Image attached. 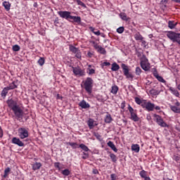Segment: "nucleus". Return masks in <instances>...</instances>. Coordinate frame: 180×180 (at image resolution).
<instances>
[{
  "mask_svg": "<svg viewBox=\"0 0 180 180\" xmlns=\"http://www.w3.org/2000/svg\"><path fill=\"white\" fill-rule=\"evenodd\" d=\"M7 103L11 110H13L15 119H18V120H19V119H23V110L18 105V102L11 99L7 101Z\"/></svg>",
  "mask_w": 180,
  "mask_h": 180,
  "instance_id": "f257e3e1",
  "label": "nucleus"
},
{
  "mask_svg": "<svg viewBox=\"0 0 180 180\" xmlns=\"http://www.w3.org/2000/svg\"><path fill=\"white\" fill-rule=\"evenodd\" d=\"M168 39L172 40L173 43H178L180 45V33H176L174 31L168 32L167 34Z\"/></svg>",
  "mask_w": 180,
  "mask_h": 180,
  "instance_id": "f03ea898",
  "label": "nucleus"
},
{
  "mask_svg": "<svg viewBox=\"0 0 180 180\" xmlns=\"http://www.w3.org/2000/svg\"><path fill=\"white\" fill-rule=\"evenodd\" d=\"M94 84V80L91 77H87L84 82V89L91 95L92 94V84Z\"/></svg>",
  "mask_w": 180,
  "mask_h": 180,
  "instance_id": "7ed1b4c3",
  "label": "nucleus"
},
{
  "mask_svg": "<svg viewBox=\"0 0 180 180\" xmlns=\"http://www.w3.org/2000/svg\"><path fill=\"white\" fill-rule=\"evenodd\" d=\"M128 110L131 113V120L134 122H139L140 119L137 116V112H136V110H134V109H133V108H131L130 104L128 105Z\"/></svg>",
  "mask_w": 180,
  "mask_h": 180,
  "instance_id": "20e7f679",
  "label": "nucleus"
},
{
  "mask_svg": "<svg viewBox=\"0 0 180 180\" xmlns=\"http://www.w3.org/2000/svg\"><path fill=\"white\" fill-rule=\"evenodd\" d=\"M121 67L123 70L124 75H125L127 78H130L131 79H133V78H134V76H133V75L130 73V72H129V67H127L126 64L122 63Z\"/></svg>",
  "mask_w": 180,
  "mask_h": 180,
  "instance_id": "39448f33",
  "label": "nucleus"
},
{
  "mask_svg": "<svg viewBox=\"0 0 180 180\" xmlns=\"http://www.w3.org/2000/svg\"><path fill=\"white\" fill-rule=\"evenodd\" d=\"M18 136L20 139H26L29 137V131H27L25 128H20L18 129Z\"/></svg>",
  "mask_w": 180,
  "mask_h": 180,
  "instance_id": "423d86ee",
  "label": "nucleus"
},
{
  "mask_svg": "<svg viewBox=\"0 0 180 180\" xmlns=\"http://www.w3.org/2000/svg\"><path fill=\"white\" fill-rule=\"evenodd\" d=\"M142 108L143 109H146L148 112H153V110H154V108H155V105L151 102H147V101H146L143 104V107Z\"/></svg>",
  "mask_w": 180,
  "mask_h": 180,
  "instance_id": "0eeeda50",
  "label": "nucleus"
},
{
  "mask_svg": "<svg viewBox=\"0 0 180 180\" xmlns=\"http://www.w3.org/2000/svg\"><path fill=\"white\" fill-rule=\"evenodd\" d=\"M154 117L156 120V122L158 123V124H159V126H161V127H167V123L164 122L161 116L155 114Z\"/></svg>",
  "mask_w": 180,
  "mask_h": 180,
  "instance_id": "6e6552de",
  "label": "nucleus"
},
{
  "mask_svg": "<svg viewBox=\"0 0 180 180\" xmlns=\"http://www.w3.org/2000/svg\"><path fill=\"white\" fill-rule=\"evenodd\" d=\"M58 14L59 16H60V18L63 19H66V20L71 18V12L70 11H58Z\"/></svg>",
  "mask_w": 180,
  "mask_h": 180,
  "instance_id": "1a4fd4ad",
  "label": "nucleus"
},
{
  "mask_svg": "<svg viewBox=\"0 0 180 180\" xmlns=\"http://www.w3.org/2000/svg\"><path fill=\"white\" fill-rule=\"evenodd\" d=\"M72 71L75 75H79V77L85 75V72L82 70L81 68H79V67H72Z\"/></svg>",
  "mask_w": 180,
  "mask_h": 180,
  "instance_id": "9d476101",
  "label": "nucleus"
},
{
  "mask_svg": "<svg viewBox=\"0 0 180 180\" xmlns=\"http://www.w3.org/2000/svg\"><path fill=\"white\" fill-rule=\"evenodd\" d=\"M11 143L13 144H15L16 146H18V147H25V143L20 141L19 138L13 137L11 140Z\"/></svg>",
  "mask_w": 180,
  "mask_h": 180,
  "instance_id": "9b49d317",
  "label": "nucleus"
},
{
  "mask_svg": "<svg viewBox=\"0 0 180 180\" xmlns=\"http://www.w3.org/2000/svg\"><path fill=\"white\" fill-rule=\"evenodd\" d=\"M92 44H94V49H96L98 53L101 54H106V51L102 46L96 44L95 41H92Z\"/></svg>",
  "mask_w": 180,
  "mask_h": 180,
  "instance_id": "f8f14e48",
  "label": "nucleus"
},
{
  "mask_svg": "<svg viewBox=\"0 0 180 180\" xmlns=\"http://www.w3.org/2000/svg\"><path fill=\"white\" fill-rule=\"evenodd\" d=\"M147 63H148V59H143L141 61V67L144 71H148L150 70V66Z\"/></svg>",
  "mask_w": 180,
  "mask_h": 180,
  "instance_id": "ddd939ff",
  "label": "nucleus"
},
{
  "mask_svg": "<svg viewBox=\"0 0 180 180\" xmlns=\"http://www.w3.org/2000/svg\"><path fill=\"white\" fill-rule=\"evenodd\" d=\"M79 106H80V108H82V109H88V108H91V105H89V103H86V101H85V100L82 101L79 103Z\"/></svg>",
  "mask_w": 180,
  "mask_h": 180,
  "instance_id": "4468645a",
  "label": "nucleus"
},
{
  "mask_svg": "<svg viewBox=\"0 0 180 180\" xmlns=\"http://www.w3.org/2000/svg\"><path fill=\"white\" fill-rule=\"evenodd\" d=\"M146 100L141 99L139 97H135V102L137 105H140L142 108L144 106Z\"/></svg>",
  "mask_w": 180,
  "mask_h": 180,
  "instance_id": "2eb2a0df",
  "label": "nucleus"
},
{
  "mask_svg": "<svg viewBox=\"0 0 180 180\" xmlns=\"http://www.w3.org/2000/svg\"><path fill=\"white\" fill-rule=\"evenodd\" d=\"M7 88H8L9 91H11L12 89H16V88H18L17 82H13L12 83L8 84Z\"/></svg>",
  "mask_w": 180,
  "mask_h": 180,
  "instance_id": "dca6fc26",
  "label": "nucleus"
},
{
  "mask_svg": "<svg viewBox=\"0 0 180 180\" xmlns=\"http://www.w3.org/2000/svg\"><path fill=\"white\" fill-rule=\"evenodd\" d=\"M169 90L172 92L174 96H176L177 98H179V91L178 90L175 89L174 87H169Z\"/></svg>",
  "mask_w": 180,
  "mask_h": 180,
  "instance_id": "f3484780",
  "label": "nucleus"
},
{
  "mask_svg": "<svg viewBox=\"0 0 180 180\" xmlns=\"http://www.w3.org/2000/svg\"><path fill=\"white\" fill-rule=\"evenodd\" d=\"M176 25H178V22H175V21L174 20H169L168 22V27L169 29H175V27L176 26Z\"/></svg>",
  "mask_w": 180,
  "mask_h": 180,
  "instance_id": "a211bd4d",
  "label": "nucleus"
},
{
  "mask_svg": "<svg viewBox=\"0 0 180 180\" xmlns=\"http://www.w3.org/2000/svg\"><path fill=\"white\" fill-rule=\"evenodd\" d=\"M87 124L89 127V129H93L95 127V126H97L96 124H95V121H94L92 119H89L87 122Z\"/></svg>",
  "mask_w": 180,
  "mask_h": 180,
  "instance_id": "6ab92c4d",
  "label": "nucleus"
},
{
  "mask_svg": "<svg viewBox=\"0 0 180 180\" xmlns=\"http://www.w3.org/2000/svg\"><path fill=\"white\" fill-rule=\"evenodd\" d=\"M120 18L122 20H124L125 22H127V20H130V18L127 17V15L126 14V13H120Z\"/></svg>",
  "mask_w": 180,
  "mask_h": 180,
  "instance_id": "aec40b11",
  "label": "nucleus"
},
{
  "mask_svg": "<svg viewBox=\"0 0 180 180\" xmlns=\"http://www.w3.org/2000/svg\"><path fill=\"white\" fill-rule=\"evenodd\" d=\"M70 19L73 20L75 23H81V17L79 16H72L70 15Z\"/></svg>",
  "mask_w": 180,
  "mask_h": 180,
  "instance_id": "412c9836",
  "label": "nucleus"
},
{
  "mask_svg": "<svg viewBox=\"0 0 180 180\" xmlns=\"http://www.w3.org/2000/svg\"><path fill=\"white\" fill-rule=\"evenodd\" d=\"M131 150H132V151H134L135 153H139L140 146L139 144H132Z\"/></svg>",
  "mask_w": 180,
  "mask_h": 180,
  "instance_id": "4be33fe9",
  "label": "nucleus"
},
{
  "mask_svg": "<svg viewBox=\"0 0 180 180\" xmlns=\"http://www.w3.org/2000/svg\"><path fill=\"white\" fill-rule=\"evenodd\" d=\"M169 108L174 113H180V108L176 107V105H169Z\"/></svg>",
  "mask_w": 180,
  "mask_h": 180,
  "instance_id": "5701e85b",
  "label": "nucleus"
},
{
  "mask_svg": "<svg viewBox=\"0 0 180 180\" xmlns=\"http://www.w3.org/2000/svg\"><path fill=\"white\" fill-rule=\"evenodd\" d=\"M134 39L135 40H140L141 41H143L144 37H143V36L141 35L140 32H136L134 34Z\"/></svg>",
  "mask_w": 180,
  "mask_h": 180,
  "instance_id": "b1692460",
  "label": "nucleus"
},
{
  "mask_svg": "<svg viewBox=\"0 0 180 180\" xmlns=\"http://www.w3.org/2000/svg\"><path fill=\"white\" fill-rule=\"evenodd\" d=\"M3 6H4L6 11H11V3L8 1H4Z\"/></svg>",
  "mask_w": 180,
  "mask_h": 180,
  "instance_id": "393cba45",
  "label": "nucleus"
},
{
  "mask_svg": "<svg viewBox=\"0 0 180 180\" xmlns=\"http://www.w3.org/2000/svg\"><path fill=\"white\" fill-rule=\"evenodd\" d=\"M41 167V163L40 162H36L32 165V169L34 171H36L37 169H40V167Z\"/></svg>",
  "mask_w": 180,
  "mask_h": 180,
  "instance_id": "a878e982",
  "label": "nucleus"
},
{
  "mask_svg": "<svg viewBox=\"0 0 180 180\" xmlns=\"http://www.w3.org/2000/svg\"><path fill=\"white\" fill-rule=\"evenodd\" d=\"M8 91H9V89L7 86L4 87L1 91V96H4L5 98L6 95H8Z\"/></svg>",
  "mask_w": 180,
  "mask_h": 180,
  "instance_id": "bb28decb",
  "label": "nucleus"
},
{
  "mask_svg": "<svg viewBox=\"0 0 180 180\" xmlns=\"http://www.w3.org/2000/svg\"><path fill=\"white\" fill-rule=\"evenodd\" d=\"M61 174H63L65 176H68V175L71 174V171L68 169H65L62 170Z\"/></svg>",
  "mask_w": 180,
  "mask_h": 180,
  "instance_id": "cd10ccee",
  "label": "nucleus"
},
{
  "mask_svg": "<svg viewBox=\"0 0 180 180\" xmlns=\"http://www.w3.org/2000/svg\"><path fill=\"white\" fill-rule=\"evenodd\" d=\"M79 148H82V150H83V151H86L88 152L89 151V148H88V146H86L85 144L82 143L79 146Z\"/></svg>",
  "mask_w": 180,
  "mask_h": 180,
  "instance_id": "c85d7f7f",
  "label": "nucleus"
},
{
  "mask_svg": "<svg viewBox=\"0 0 180 180\" xmlns=\"http://www.w3.org/2000/svg\"><path fill=\"white\" fill-rule=\"evenodd\" d=\"M69 50H70V51H72V53H77V51H79V49H78L77 48H76L75 46H72V45H70V46H69Z\"/></svg>",
  "mask_w": 180,
  "mask_h": 180,
  "instance_id": "c756f323",
  "label": "nucleus"
},
{
  "mask_svg": "<svg viewBox=\"0 0 180 180\" xmlns=\"http://www.w3.org/2000/svg\"><path fill=\"white\" fill-rule=\"evenodd\" d=\"M105 123H110L112 122V117L110 114H107L105 118Z\"/></svg>",
  "mask_w": 180,
  "mask_h": 180,
  "instance_id": "7c9ffc66",
  "label": "nucleus"
},
{
  "mask_svg": "<svg viewBox=\"0 0 180 180\" xmlns=\"http://www.w3.org/2000/svg\"><path fill=\"white\" fill-rule=\"evenodd\" d=\"M139 175L141 178H143L144 179L147 178V172L145 170H142L139 172Z\"/></svg>",
  "mask_w": 180,
  "mask_h": 180,
  "instance_id": "2f4dec72",
  "label": "nucleus"
},
{
  "mask_svg": "<svg viewBox=\"0 0 180 180\" xmlns=\"http://www.w3.org/2000/svg\"><path fill=\"white\" fill-rule=\"evenodd\" d=\"M68 146H71L72 148L75 149L78 147V143L74 142H68Z\"/></svg>",
  "mask_w": 180,
  "mask_h": 180,
  "instance_id": "473e14b6",
  "label": "nucleus"
},
{
  "mask_svg": "<svg viewBox=\"0 0 180 180\" xmlns=\"http://www.w3.org/2000/svg\"><path fill=\"white\" fill-rule=\"evenodd\" d=\"M10 172H11V168L9 167L6 168L4 170V178H7Z\"/></svg>",
  "mask_w": 180,
  "mask_h": 180,
  "instance_id": "72a5a7b5",
  "label": "nucleus"
},
{
  "mask_svg": "<svg viewBox=\"0 0 180 180\" xmlns=\"http://www.w3.org/2000/svg\"><path fill=\"white\" fill-rule=\"evenodd\" d=\"M156 79L158 81H159V82H162L163 84L167 82V81H165V79H164V78L161 76H156Z\"/></svg>",
  "mask_w": 180,
  "mask_h": 180,
  "instance_id": "f704fd0d",
  "label": "nucleus"
},
{
  "mask_svg": "<svg viewBox=\"0 0 180 180\" xmlns=\"http://www.w3.org/2000/svg\"><path fill=\"white\" fill-rule=\"evenodd\" d=\"M44 63H45L44 58H40L38 60V64H39V65H41V66L44 65Z\"/></svg>",
  "mask_w": 180,
  "mask_h": 180,
  "instance_id": "c9c22d12",
  "label": "nucleus"
},
{
  "mask_svg": "<svg viewBox=\"0 0 180 180\" xmlns=\"http://www.w3.org/2000/svg\"><path fill=\"white\" fill-rule=\"evenodd\" d=\"M124 32V27H120L117 29V33L122 34Z\"/></svg>",
  "mask_w": 180,
  "mask_h": 180,
  "instance_id": "e433bc0d",
  "label": "nucleus"
},
{
  "mask_svg": "<svg viewBox=\"0 0 180 180\" xmlns=\"http://www.w3.org/2000/svg\"><path fill=\"white\" fill-rule=\"evenodd\" d=\"M120 68V66L116 63H113V71H117Z\"/></svg>",
  "mask_w": 180,
  "mask_h": 180,
  "instance_id": "4c0bfd02",
  "label": "nucleus"
},
{
  "mask_svg": "<svg viewBox=\"0 0 180 180\" xmlns=\"http://www.w3.org/2000/svg\"><path fill=\"white\" fill-rule=\"evenodd\" d=\"M75 57H77V58L80 59L82 58V54H81V51H77V52L75 53Z\"/></svg>",
  "mask_w": 180,
  "mask_h": 180,
  "instance_id": "58836bf2",
  "label": "nucleus"
},
{
  "mask_svg": "<svg viewBox=\"0 0 180 180\" xmlns=\"http://www.w3.org/2000/svg\"><path fill=\"white\" fill-rule=\"evenodd\" d=\"M101 67L103 68H105V67H109V65H110V63H109V62H104V63H102L101 64Z\"/></svg>",
  "mask_w": 180,
  "mask_h": 180,
  "instance_id": "ea45409f",
  "label": "nucleus"
},
{
  "mask_svg": "<svg viewBox=\"0 0 180 180\" xmlns=\"http://www.w3.org/2000/svg\"><path fill=\"white\" fill-rule=\"evenodd\" d=\"M19 50H20V46H19V45L13 46V51H19Z\"/></svg>",
  "mask_w": 180,
  "mask_h": 180,
  "instance_id": "a19ab883",
  "label": "nucleus"
},
{
  "mask_svg": "<svg viewBox=\"0 0 180 180\" xmlns=\"http://www.w3.org/2000/svg\"><path fill=\"white\" fill-rule=\"evenodd\" d=\"M140 74H141V68H140V67H136V75H140Z\"/></svg>",
  "mask_w": 180,
  "mask_h": 180,
  "instance_id": "79ce46f5",
  "label": "nucleus"
},
{
  "mask_svg": "<svg viewBox=\"0 0 180 180\" xmlns=\"http://www.w3.org/2000/svg\"><path fill=\"white\" fill-rule=\"evenodd\" d=\"M83 155H84V156H82L83 160H86L89 157V154H88L87 153H85V152H83Z\"/></svg>",
  "mask_w": 180,
  "mask_h": 180,
  "instance_id": "37998d69",
  "label": "nucleus"
},
{
  "mask_svg": "<svg viewBox=\"0 0 180 180\" xmlns=\"http://www.w3.org/2000/svg\"><path fill=\"white\" fill-rule=\"evenodd\" d=\"M117 91H119V87L117 86H113V94H117Z\"/></svg>",
  "mask_w": 180,
  "mask_h": 180,
  "instance_id": "c03bdc74",
  "label": "nucleus"
},
{
  "mask_svg": "<svg viewBox=\"0 0 180 180\" xmlns=\"http://www.w3.org/2000/svg\"><path fill=\"white\" fill-rule=\"evenodd\" d=\"M77 4V5H79L80 6H82L83 8H85L86 6L85 5V4H84L82 1H81V0H79Z\"/></svg>",
  "mask_w": 180,
  "mask_h": 180,
  "instance_id": "a18cd8bd",
  "label": "nucleus"
},
{
  "mask_svg": "<svg viewBox=\"0 0 180 180\" xmlns=\"http://www.w3.org/2000/svg\"><path fill=\"white\" fill-rule=\"evenodd\" d=\"M94 136H95L98 140H101L102 139V136L96 132L94 134Z\"/></svg>",
  "mask_w": 180,
  "mask_h": 180,
  "instance_id": "49530a36",
  "label": "nucleus"
},
{
  "mask_svg": "<svg viewBox=\"0 0 180 180\" xmlns=\"http://www.w3.org/2000/svg\"><path fill=\"white\" fill-rule=\"evenodd\" d=\"M54 165L56 168H58V169H59V171L60 169H61V167H60V162H56Z\"/></svg>",
  "mask_w": 180,
  "mask_h": 180,
  "instance_id": "de8ad7c7",
  "label": "nucleus"
},
{
  "mask_svg": "<svg viewBox=\"0 0 180 180\" xmlns=\"http://www.w3.org/2000/svg\"><path fill=\"white\" fill-rule=\"evenodd\" d=\"M120 108H121V109H124V108H126V101H123L121 103Z\"/></svg>",
  "mask_w": 180,
  "mask_h": 180,
  "instance_id": "09e8293b",
  "label": "nucleus"
},
{
  "mask_svg": "<svg viewBox=\"0 0 180 180\" xmlns=\"http://www.w3.org/2000/svg\"><path fill=\"white\" fill-rule=\"evenodd\" d=\"M108 147H110V148H112V150H113V142L109 141L108 143Z\"/></svg>",
  "mask_w": 180,
  "mask_h": 180,
  "instance_id": "8fccbe9b",
  "label": "nucleus"
},
{
  "mask_svg": "<svg viewBox=\"0 0 180 180\" xmlns=\"http://www.w3.org/2000/svg\"><path fill=\"white\" fill-rule=\"evenodd\" d=\"M89 75H92V74H95V70L94 69H89Z\"/></svg>",
  "mask_w": 180,
  "mask_h": 180,
  "instance_id": "3c124183",
  "label": "nucleus"
},
{
  "mask_svg": "<svg viewBox=\"0 0 180 180\" xmlns=\"http://www.w3.org/2000/svg\"><path fill=\"white\" fill-rule=\"evenodd\" d=\"M94 33L96 34V36H101V31L100 30H96L94 32Z\"/></svg>",
  "mask_w": 180,
  "mask_h": 180,
  "instance_id": "603ef678",
  "label": "nucleus"
},
{
  "mask_svg": "<svg viewBox=\"0 0 180 180\" xmlns=\"http://www.w3.org/2000/svg\"><path fill=\"white\" fill-rule=\"evenodd\" d=\"M87 56H88V57H89V58H91L92 57V56H94V54L92 53V52L89 51L87 53Z\"/></svg>",
  "mask_w": 180,
  "mask_h": 180,
  "instance_id": "864d4df0",
  "label": "nucleus"
},
{
  "mask_svg": "<svg viewBox=\"0 0 180 180\" xmlns=\"http://www.w3.org/2000/svg\"><path fill=\"white\" fill-rule=\"evenodd\" d=\"M153 75H154V77H156V78H157V77H159V76H160V75H158V72H157V71H155V72H153Z\"/></svg>",
  "mask_w": 180,
  "mask_h": 180,
  "instance_id": "5fc2aeb1",
  "label": "nucleus"
},
{
  "mask_svg": "<svg viewBox=\"0 0 180 180\" xmlns=\"http://www.w3.org/2000/svg\"><path fill=\"white\" fill-rule=\"evenodd\" d=\"M93 174H94L95 175H96V174H99V172L98 171V169H94V170H93Z\"/></svg>",
  "mask_w": 180,
  "mask_h": 180,
  "instance_id": "6e6d98bb",
  "label": "nucleus"
},
{
  "mask_svg": "<svg viewBox=\"0 0 180 180\" xmlns=\"http://www.w3.org/2000/svg\"><path fill=\"white\" fill-rule=\"evenodd\" d=\"M4 134H2V128L0 127V137H2Z\"/></svg>",
  "mask_w": 180,
  "mask_h": 180,
  "instance_id": "4d7b16f0",
  "label": "nucleus"
},
{
  "mask_svg": "<svg viewBox=\"0 0 180 180\" xmlns=\"http://www.w3.org/2000/svg\"><path fill=\"white\" fill-rule=\"evenodd\" d=\"M113 151H115V153H117V148H116V146H115V145L113 146Z\"/></svg>",
  "mask_w": 180,
  "mask_h": 180,
  "instance_id": "13d9d810",
  "label": "nucleus"
},
{
  "mask_svg": "<svg viewBox=\"0 0 180 180\" xmlns=\"http://www.w3.org/2000/svg\"><path fill=\"white\" fill-rule=\"evenodd\" d=\"M173 2H176V4H180V0H172Z\"/></svg>",
  "mask_w": 180,
  "mask_h": 180,
  "instance_id": "bf43d9fd",
  "label": "nucleus"
},
{
  "mask_svg": "<svg viewBox=\"0 0 180 180\" xmlns=\"http://www.w3.org/2000/svg\"><path fill=\"white\" fill-rule=\"evenodd\" d=\"M174 105H176V106H180V103L179 101H176Z\"/></svg>",
  "mask_w": 180,
  "mask_h": 180,
  "instance_id": "052dcab7",
  "label": "nucleus"
},
{
  "mask_svg": "<svg viewBox=\"0 0 180 180\" xmlns=\"http://www.w3.org/2000/svg\"><path fill=\"white\" fill-rule=\"evenodd\" d=\"M155 109L156 110H160L161 109V108H160V106H156V107L155 108Z\"/></svg>",
  "mask_w": 180,
  "mask_h": 180,
  "instance_id": "680f3d73",
  "label": "nucleus"
},
{
  "mask_svg": "<svg viewBox=\"0 0 180 180\" xmlns=\"http://www.w3.org/2000/svg\"><path fill=\"white\" fill-rule=\"evenodd\" d=\"M175 160H176V161H179V160H180V158L178 157V156H176V157L175 158Z\"/></svg>",
  "mask_w": 180,
  "mask_h": 180,
  "instance_id": "e2e57ef3",
  "label": "nucleus"
},
{
  "mask_svg": "<svg viewBox=\"0 0 180 180\" xmlns=\"http://www.w3.org/2000/svg\"><path fill=\"white\" fill-rule=\"evenodd\" d=\"M90 29H91V32L94 33V32H95V28H94V27H90Z\"/></svg>",
  "mask_w": 180,
  "mask_h": 180,
  "instance_id": "0e129e2a",
  "label": "nucleus"
},
{
  "mask_svg": "<svg viewBox=\"0 0 180 180\" xmlns=\"http://www.w3.org/2000/svg\"><path fill=\"white\" fill-rule=\"evenodd\" d=\"M147 119H148V120H151V116H150V115L147 116Z\"/></svg>",
  "mask_w": 180,
  "mask_h": 180,
  "instance_id": "69168bd1",
  "label": "nucleus"
},
{
  "mask_svg": "<svg viewBox=\"0 0 180 180\" xmlns=\"http://www.w3.org/2000/svg\"><path fill=\"white\" fill-rule=\"evenodd\" d=\"M145 180H151V179L149 176H147L145 178Z\"/></svg>",
  "mask_w": 180,
  "mask_h": 180,
  "instance_id": "338daca9",
  "label": "nucleus"
},
{
  "mask_svg": "<svg viewBox=\"0 0 180 180\" xmlns=\"http://www.w3.org/2000/svg\"><path fill=\"white\" fill-rule=\"evenodd\" d=\"M150 84H151V82H150V81H148V82L146 83V85H150Z\"/></svg>",
  "mask_w": 180,
  "mask_h": 180,
  "instance_id": "774afa93",
  "label": "nucleus"
}]
</instances>
